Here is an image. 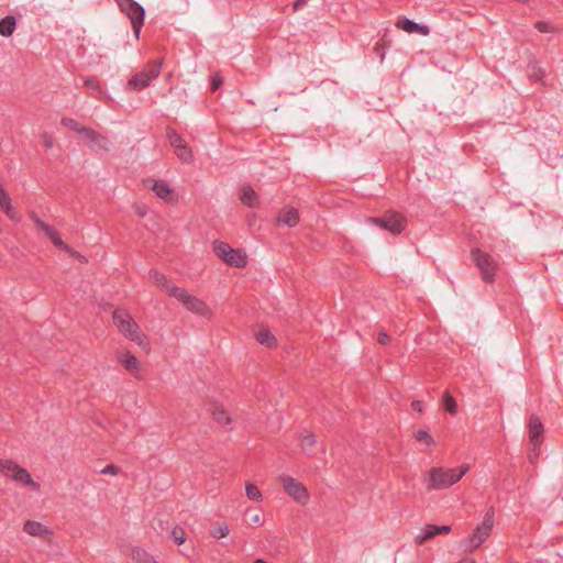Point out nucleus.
Here are the masks:
<instances>
[{"instance_id":"nucleus-1","label":"nucleus","mask_w":563,"mask_h":563,"mask_svg":"<svg viewBox=\"0 0 563 563\" xmlns=\"http://www.w3.org/2000/svg\"><path fill=\"white\" fill-rule=\"evenodd\" d=\"M468 468L467 464L457 468L434 466L423 474L422 481L428 492L446 489L457 483L468 472Z\"/></svg>"},{"instance_id":"nucleus-2","label":"nucleus","mask_w":563,"mask_h":563,"mask_svg":"<svg viewBox=\"0 0 563 563\" xmlns=\"http://www.w3.org/2000/svg\"><path fill=\"white\" fill-rule=\"evenodd\" d=\"M0 472L16 484L26 486L33 492L40 489V484L32 478L29 471L11 460H0Z\"/></svg>"},{"instance_id":"nucleus-3","label":"nucleus","mask_w":563,"mask_h":563,"mask_svg":"<svg viewBox=\"0 0 563 563\" xmlns=\"http://www.w3.org/2000/svg\"><path fill=\"white\" fill-rule=\"evenodd\" d=\"M471 257L475 266L479 269L482 279L487 284L494 283L498 269L496 260L478 247L472 249Z\"/></svg>"},{"instance_id":"nucleus-4","label":"nucleus","mask_w":563,"mask_h":563,"mask_svg":"<svg viewBox=\"0 0 563 563\" xmlns=\"http://www.w3.org/2000/svg\"><path fill=\"white\" fill-rule=\"evenodd\" d=\"M123 14L131 21L133 33L136 37L140 36L142 26L144 24L145 10L134 0H114Z\"/></svg>"},{"instance_id":"nucleus-5","label":"nucleus","mask_w":563,"mask_h":563,"mask_svg":"<svg viewBox=\"0 0 563 563\" xmlns=\"http://www.w3.org/2000/svg\"><path fill=\"white\" fill-rule=\"evenodd\" d=\"M494 526V510L489 509L479 526L476 527L474 532L467 539L465 544V551L473 552L482 545V543L488 538Z\"/></svg>"},{"instance_id":"nucleus-6","label":"nucleus","mask_w":563,"mask_h":563,"mask_svg":"<svg viewBox=\"0 0 563 563\" xmlns=\"http://www.w3.org/2000/svg\"><path fill=\"white\" fill-rule=\"evenodd\" d=\"M367 221L393 234L401 233L407 224V219L401 213L393 210L386 211L382 217H371Z\"/></svg>"},{"instance_id":"nucleus-7","label":"nucleus","mask_w":563,"mask_h":563,"mask_svg":"<svg viewBox=\"0 0 563 563\" xmlns=\"http://www.w3.org/2000/svg\"><path fill=\"white\" fill-rule=\"evenodd\" d=\"M113 321L123 333L131 341L142 344V336L139 332L137 324L133 321L131 316L123 309H117L113 312Z\"/></svg>"},{"instance_id":"nucleus-8","label":"nucleus","mask_w":563,"mask_h":563,"mask_svg":"<svg viewBox=\"0 0 563 563\" xmlns=\"http://www.w3.org/2000/svg\"><path fill=\"white\" fill-rule=\"evenodd\" d=\"M161 71V62H154L145 69L135 73L129 80L128 87L132 90L140 91L152 82Z\"/></svg>"},{"instance_id":"nucleus-9","label":"nucleus","mask_w":563,"mask_h":563,"mask_svg":"<svg viewBox=\"0 0 563 563\" xmlns=\"http://www.w3.org/2000/svg\"><path fill=\"white\" fill-rule=\"evenodd\" d=\"M178 302H181L183 306L190 312L210 319L212 316V310L210 307L201 299L188 294L184 289L178 288Z\"/></svg>"},{"instance_id":"nucleus-10","label":"nucleus","mask_w":563,"mask_h":563,"mask_svg":"<svg viewBox=\"0 0 563 563\" xmlns=\"http://www.w3.org/2000/svg\"><path fill=\"white\" fill-rule=\"evenodd\" d=\"M30 218L34 221L35 227L44 232V234L52 241V243L59 250L69 253L71 256H80L77 252H75L70 246H68L64 241L59 238L57 232L48 224L43 222L34 212L30 213Z\"/></svg>"},{"instance_id":"nucleus-11","label":"nucleus","mask_w":563,"mask_h":563,"mask_svg":"<svg viewBox=\"0 0 563 563\" xmlns=\"http://www.w3.org/2000/svg\"><path fill=\"white\" fill-rule=\"evenodd\" d=\"M284 490L291 496L296 501L305 504L307 503L309 495L306 487L297 479L283 475L279 477Z\"/></svg>"},{"instance_id":"nucleus-12","label":"nucleus","mask_w":563,"mask_h":563,"mask_svg":"<svg viewBox=\"0 0 563 563\" xmlns=\"http://www.w3.org/2000/svg\"><path fill=\"white\" fill-rule=\"evenodd\" d=\"M143 184L145 188L153 190L164 201L170 202L174 200L175 192L165 181L148 178Z\"/></svg>"},{"instance_id":"nucleus-13","label":"nucleus","mask_w":563,"mask_h":563,"mask_svg":"<svg viewBox=\"0 0 563 563\" xmlns=\"http://www.w3.org/2000/svg\"><path fill=\"white\" fill-rule=\"evenodd\" d=\"M208 412L211 415L213 420L222 427L229 426L232 422L231 416L224 408V406L213 399L208 401Z\"/></svg>"},{"instance_id":"nucleus-14","label":"nucleus","mask_w":563,"mask_h":563,"mask_svg":"<svg viewBox=\"0 0 563 563\" xmlns=\"http://www.w3.org/2000/svg\"><path fill=\"white\" fill-rule=\"evenodd\" d=\"M451 531L450 526H433L427 525L421 531V534L417 537V543L423 544L428 540L433 539L438 534H448Z\"/></svg>"},{"instance_id":"nucleus-15","label":"nucleus","mask_w":563,"mask_h":563,"mask_svg":"<svg viewBox=\"0 0 563 563\" xmlns=\"http://www.w3.org/2000/svg\"><path fill=\"white\" fill-rule=\"evenodd\" d=\"M84 140L93 150H98V151H108L109 150V140L92 129H89L88 131H86V136Z\"/></svg>"},{"instance_id":"nucleus-16","label":"nucleus","mask_w":563,"mask_h":563,"mask_svg":"<svg viewBox=\"0 0 563 563\" xmlns=\"http://www.w3.org/2000/svg\"><path fill=\"white\" fill-rule=\"evenodd\" d=\"M543 424L540 418L536 415L530 416L528 423L529 439L531 443L542 442Z\"/></svg>"},{"instance_id":"nucleus-17","label":"nucleus","mask_w":563,"mask_h":563,"mask_svg":"<svg viewBox=\"0 0 563 563\" xmlns=\"http://www.w3.org/2000/svg\"><path fill=\"white\" fill-rule=\"evenodd\" d=\"M396 27L404 30L407 33H419L422 35L429 34V27L427 25H420L407 18H401L396 22Z\"/></svg>"},{"instance_id":"nucleus-18","label":"nucleus","mask_w":563,"mask_h":563,"mask_svg":"<svg viewBox=\"0 0 563 563\" xmlns=\"http://www.w3.org/2000/svg\"><path fill=\"white\" fill-rule=\"evenodd\" d=\"M0 208L10 220H12V221L20 220L18 212L12 207L11 198H10L9 194L4 190V188L1 185H0Z\"/></svg>"},{"instance_id":"nucleus-19","label":"nucleus","mask_w":563,"mask_h":563,"mask_svg":"<svg viewBox=\"0 0 563 563\" xmlns=\"http://www.w3.org/2000/svg\"><path fill=\"white\" fill-rule=\"evenodd\" d=\"M23 530L32 537H46L51 534V530L48 527L43 523L34 520H26L23 526Z\"/></svg>"},{"instance_id":"nucleus-20","label":"nucleus","mask_w":563,"mask_h":563,"mask_svg":"<svg viewBox=\"0 0 563 563\" xmlns=\"http://www.w3.org/2000/svg\"><path fill=\"white\" fill-rule=\"evenodd\" d=\"M277 221L280 224L292 228L299 222V212L296 208H284L280 210Z\"/></svg>"},{"instance_id":"nucleus-21","label":"nucleus","mask_w":563,"mask_h":563,"mask_svg":"<svg viewBox=\"0 0 563 563\" xmlns=\"http://www.w3.org/2000/svg\"><path fill=\"white\" fill-rule=\"evenodd\" d=\"M150 276L156 283V285L162 287L163 289H165V291L170 297H176V287L173 286V285H169L167 283V280H166V277L163 274H161L157 271L153 269V271L150 272Z\"/></svg>"},{"instance_id":"nucleus-22","label":"nucleus","mask_w":563,"mask_h":563,"mask_svg":"<svg viewBox=\"0 0 563 563\" xmlns=\"http://www.w3.org/2000/svg\"><path fill=\"white\" fill-rule=\"evenodd\" d=\"M119 362L131 373H136L139 369V361L130 352H122L119 354Z\"/></svg>"},{"instance_id":"nucleus-23","label":"nucleus","mask_w":563,"mask_h":563,"mask_svg":"<svg viewBox=\"0 0 563 563\" xmlns=\"http://www.w3.org/2000/svg\"><path fill=\"white\" fill-rule=\"evenodd\" d=\"M301 450L307 455H313L316 453V437L312 433L306 432L301 435Z\"/></svg>"},{"instance_id":"nucleus-24","label":"nucleus","mask_w":563,"mask_h":563,"mask_svg":"<svg viewBox=\"0 0 563 563\" xmlns=\"http://www.w3.org/2000/svg\"><path fill=\"white\" fill-rule=\"evenodd\" d=\"M178 159L183 163H191L194 159L192 150L186 144L185 140L178 135Z\"/></svg>"},{"instance_id":"nucleus-25","label":"nucleus","mask_w":563,"mask_h":563,"mask_svg":"<svg viewBox=\"0 0 563 563\" xmlns=\"http://www.w3.org/2000/svg\"><path fill=\"white\" fill-rule=\"evenodd\" d=\"M228 265L241 268L246 264L245 257L240 253V251L232 249L224 261Z\"/></svg>"},{"instance_id":"nucleus-26","label":"nucleus","mask_w":563,"mask_h":563,"mask_svg":"<svg viewBox=\"0 0 563 563\" xmlns=\"http://www.w3.org/2000/svg\"><path fill=\"white\" fill-rule=\"evenodd\" d=\"M256 340L260 344L265 345L266 347H273L276 344L275 336L266 328H262L257 331Z\"/></svg>"},{"instance_id":"nucleus-27","label":"nucleus","mask_w":563,"mask_h":563,"mask_svg":"<svg viewBox=\"0 0 563 563\" xmlns=\"http://www.w3.org/2000/svg\"><path fill=\"white\" fill-rule=\"evenodd\" d=\"M134 563H157V561L142 548H134L131 553Z\"/></svg>"},{"instance_id":"nucleus-28","label":"nucleus","mask_w":563,"mask_h":563,"mask_svg":"<svg viewBox=\"0 0 563 563\" xmlns=\"http://www.w3.org/2000/svg\"><path fill=\"white\" fill-rule=\"evenodd\" d=\"M15 18L12 15H8L0 20V34L2 36H11L15 30Z\"/></svg>"},{"instance_id":"nucleus-29","label":"nucleus","mask_w":563,"mask_h":563,"mask_svg":"<svg viewBox=\"0 0 563 563\" xmlns=\"http://www.w3.org/2000/svg\"><path fill=\"white\" fill-rule=\"evenodd\" d=\"M257 195L251 186H244L241 191V201L247 207H255Z\"/></svg>"},{"instance_id":"nucleus-30","label":"nucleus","mask_w":563,"mask_h":563,"mask_svg":"<svg viewBox=\"0 0 563 563\" xmlns=\"http://www.w3.org/2000/svg\"><path fill=\"white\" fill-rule=\"evenodd\" d=\"M65 128L70 129L85 139L86 131L89 130V128L81 125L78 121L70 119V118H63L60 122Z\"/></svg>"},{"instance_id":"nucleus-31","label":"nucleus","mask_w":563,"mask_h":563,"mask_svg":"<svg viewBox=\"0 0 563 563\" xmlns=\"http://www.w3.org/2000/svg\"><path fill=\"white\" fill-rule=\"evenodd\" d=\"M442 406L450 415L455 416L457 413V404L449 391L443 395Z\"/></svg>"},{"instance_id":"nucleus-32","label":"nucleus","mask_w":563,"mask_h":563,"mask_svg":"<svg viewBox=\"0 0 563 563\" xmlns=\"http://www.w3.org/2000/svg\"><path fill=\"white\" fill-rule=\"evenodd\" d=\"M230 532V529L227 525L214 523L211 526L210 536L216 539L225 538Z\"/></svg>"},{"instance_id":"nucleus-33","label":"nucleus","mask_w":563,"mask_h":563,"mask_svg":"<svg viewBox=\"0 0 563 563\" xmlns=\"http://www.w3.org/2000/svg\"><path fill=\"white\" fill-rule=\"evenodd\" d=\"M413 437L417 441L426 444L427 446H431L434 444V440L433 438L431 437V434L427 431V430H417L415 433H413Z\"/></svg>"},{"instance_id":"nucleus-34","label":"nucleus","mask_w":563,"mask_h":563,"mask_svg":"<svg viewBox=\"0 0 563 563\" xmlns=\"http://www.w3.org/2000/svg\"><path fill=\"white\" fill-rule=\"evenodd\" d=\"M232 250V247L225 242H216L213 246V251L218 257L222 261L228 256V253Z\"/></svg>"},{"instance_id":"nucleus-35","label":"nucleus","mask_w":563,"mask_h":563,"mask_svg":"<svg viewBox=\"0 0 563 563\" xmlns=\"http://www.w3.org/2000/svg\"><path fill=\"white\" fill-rule=\"evenodd\" d=\"M245 492L247 498L254 501H260L262 499V493L258 487L252 483L246 484Z\"/></svg>"},{"instance_id":"nucleus-36","label":"nucleus","mask_w":563,"mask_h":563,"mask_svg":"<svg viewBox=\"0 0 563 563\" xmlns=\"http://www.w3.org/2000/svg\"><path fill=\"white\" fill-rule=\"evenodd\" d=\"M223 84V77L219 73H214L210 77V89L217 91Z\"/></svg>"},{"instance_id":"nucleus-37","label":"nucleus","mask_w":563,"mask_h":563,"mask_svg":"<svg viewBox=\"0 0 563 563\" xmlns=\"http://www.w3.org/2000/svg\"><path fill=\"white\" fill-rule=\"evenodd\" d=\"M84 84L87 88H89L92 91L93 96H97L98 93L101 92V87L96 79L87 78V79H85Z\"/></svg>"},{"instance_id":"nucleus-38","label":"nucleus","mask_w":563,"mask_h":563,"mask_svg":"<svg viewBox=\"0 0 563 563\" xmlns=\"http://www.w3.org/2000/svg\"><path fill=\"white\" fill-rule=\"evenodd\" d=\"M534 27L541 32V33H550V32H555V29L553 25L544 22V21H537L534 23Z\"/></svg>"},{"instance_id":"nucleus-39","label":"nucleus","mask_w":563,"mask_h":563,"mask_svg":"<svg viewBox=\"0 0 563 563\" xmlns=\"http://www.w3.org/2000/svg\"><path fill=\"white\" fill-rule=\"evenodd\" d=\"M541 443L542 442L531 443V449L528 454L530 462H534L539 457Z\"/></svg>"},{"instance_id":"nucleus-40","label":"nucleus","mask_w":563,"mask_h":563,"mask_svg":"<svg viewBox=\"0 0 563 563\" xmlns=\"http://www.w3.org/2000/svg\"><path fill=\"white\" fill-rule=\"evenodd\" d=\"M374 51L375 53L380 57V59L383 60L384 57H385V46H384V43L383 41H378L375 46H374Z\"/></svg>"},{"instance_id":"nucleus-41","label":"nucleus","mask_w":563,"mask_h":563,"mask_svg":"<svg viewBox=\"0 0 563 563\" xmlns=\"http://www.w3.org/2000/svg\"><path fill=\"white\" fill-rule=\"evenodd\" d=\"M118 467L110 464V465H107L106 467H103L101 470V473L104 474V475H117L118 474Z\"/></svg>"},{"instance_id":"nucleus-42","label":"nucleus","mask_w":563,"mask_h":563,"mask_svg":"<svg viewBox=\"0 0 563 563\" xmlns=\"http://www.w3.org/2000/svg\"><path fill=\"white\" fill-rule=\"evenodd\" d=\"M390 341L389 335L386 332H379L377 336V342L382 345L388 344Z\"/></svg>"},{"instance_id":"nucleus-43","label":"nucleus","mask_w":563,"mask_h":563,"mask_svg":"<svg viewBox=\"0 0 563 563\" xmlns=\"http://www.w3.org/2000/svg\"><path fill=\"white\" fill-rule=\"evenodd\" d=\"M42 142H43V145L46 147V148H51L53 146V139L51 135H48L47 133H44L42 135Z\"/></svg>"},{"instance_id":"nucleus-44","label":"nucleus","mask_w":563,"mask_h":563,"mask_svg":"<svg viewBox=\"0 0 563 563\" xmlns=\"http://www.w3.org/2000/svg\"><path fill=\"white\" fill-rule=\"evenodd\" d=\"M411 408H412V410H415L417 412H422L423 411V404L420 400H413L411 402Z\"/></svg>"},{"instance_id":"nucleus-45","label":"nucleus","mask_w":563,"mask_h":563,"mask_svg":"<svg viewBox=\"0 0 563 563\" xmlns=\"http://www.w3.org/2000/svg\"><path fill=\"white\" fill-rule=\"evenodd\" d=\"M250 521H251V523H254V525H261L263 519L258 512H255L254 515H252L250 517Z\"/></svg>"},{"instance_id":"nucleus-46","label":"nucleus","mask_w":563,"mask_h":563,"mask_svg":"<svg viewBox=\"0 0 563 563\" xmlns=\"http://www.w3.org/2000/svg\"><path fill=\"white\" fill-rule=\"evenodd\" d=\"M136 212L140 217H144L146 213L145 207H136Z\"/></svg>"},{"instance_id":"nucleus-47","label":"nucleus","mask_w":563,"mask_h":563,"mask_svg":"<svg viewBox=\"0 0 563 563\" xmlns=\"http://www.w3.org/2000/svg\"><path fill=\"white\" fill-rule=\"evenodd\" d=\"M184 531H181V534L179 536L178 534V538H177V541H178V547L181 545L184 542H185V537H184Z\"/></svg>"},{"instance_id":"nucleus-48","label":"nucleus","mask_w":563,"mask_h":563,"mask_svg":"<svg viewBox=\"0 0 563 563\" xmlns=\"http://www.w3.org/2000/svg\"><path fill=\"white\" fill-rule=\"evenodd\" d=\"M303 3H305V1H303V0H297V1L294 3V8H295V10H297L298 8H300Z\"/></svg>"},{"instance_id":"nucleus-49","label":"nucleus","mask_w":563,"mask_h":563,"mask_svg":"<svg viewBox=\"0 0 563 563\" xmlns=\"http://www.w3.org/2000/svg\"><path fill=\"white\" fill-rule=\"evenodd\" d=\"M457 563H475V561L471 558H464Z\"/></svg>"},{"instance_id":"nucleus-50","label":"nucleus","mask_w":563,"mask_h":563,"mask_svg":"<svg viewBox=\"0 0 563 563\" xmlns=\"http://www.w3.org/2000/svg\"><path fill=\"white\" fill-rule=\"evenodd\" d=\"M170 536L174 537V539L176 540V528L172 529Z\"/></svg>"},{"instance_id":"nucleus-51","label":"nucleus","mask_w":563,"mask_h":563,"mask_svg":"<svg viewBox=\"0 0 563 563\" xmlns=\"http://www.w3.org/2000/svg\"><path fill=\"white\" fill-rule=\"evenodd\" d=\"M253 563H267L266 561L262 560V559H257L255 560Z\"/></svg>"}]
</instances>
